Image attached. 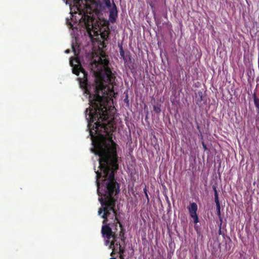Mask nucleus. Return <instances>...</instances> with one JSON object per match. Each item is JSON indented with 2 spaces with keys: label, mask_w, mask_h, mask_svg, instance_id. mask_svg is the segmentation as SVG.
Instances as JSON below:
<instances>
[{
  "label": "nucleus",
  "mask_w": 259,
  "mask_h": 259,
  "mask_svg": "<svg viewBox=\"0 0 259 259\" xmlns=\"http://www.w3.org/2000/svg\"><path fill=\"white\" fill-rule=\"evenodd\" d=\"M110 259H116V258H110Z\"/></svg>",
  "instance_id": "nucleus-14"
},
{
  "label": "nucleus",
  "mask_w": 259,
  "mask_h": 259,
  "mask_svg": "<svg viewBox=\"0 0 259 259\" xmlns=\"http://www.w3.org/2000/svg\"><path fill=\"white\" fill-rule=\"evenodd\" d=\"M145 196L146 197V198L147 199L148 202H149V196H148V193L145 194Z\"/></svg>",
  "instance_id": "nucleus-9"
},
{
  "label": "nucleus",
  "mask_w": 259,
  "mask_h": 259,
  "mask_svg": "<svg viewBox=\"0 0 259 259\" xmlns=\"http://www.w3.org/2000/svg\"><path fill=\"white\" fill-rule=\"evenodd\" d=\"M144 192L145 194H146L147 193V188H146V187H145L144 188Z\"/></svg>",
  "instance_id": "nucleus-8"
},
{
  "label": "nucleus",
  "mask_w": 259,
  "mask_h": 259,
  "mask_svg": "<svg viewBox=\"0 0 259 259\" xmlns=\"http://www.w3.org/2000/svg\"><path fill=\"white\" fill-rule=\"evenodd\" d=\"M190 215L193 219L194 223L197 224L198 223V218L197 214V205L196 203L192 202L190 203V205L188 207Z\"/></svg>",
  "instance_id": "nucleus-4"
},
{
  "label": "nucleus",
  "mask_w": 259,
  "mask_h": 259,
  "mask_svg": "<svg viewBox=\"0 0 259 259\" xmlns=\"http://www.w3.org/2000/svg\"><path fill=\"white\" fill-rule=\"evenodd\" d=\"M69 4L70 8V19H66V23L75 32L83 31L85 35L92 39L99 35L101 12L104 7L100 0H63Z\"/></svg>",
  "instance_id": "nucleus-2"
},
{
  "label": "nucleus",
  "mask_w": 259,
  "mask_h": 259,
  "mask_svg": "<svg viewBox=\"0 0 259 259\" xmlns=\"http://www.w3.org/2000/svg\"><path fill=\"white\" fill-rule=\"evenodd\" d=\"M91 152L99 156L96 183L99 201L101 207L98 214L104 219L102 233L106 245L112 249L111 253H123L124 248L115 236L119 222L116 217L114 207L118 193L117 183L114 180V172L118 168L116 144H92Z\"/></svg>",
  "instance_id": "nucleus-1"
},
{
  "label": "nucleus",
  "mask_w": 259,
  "mask_h": 259,
  "mask_svg": "<svg viewBox=\"0 0 259 259\" xmlns=\"http://www.w3.org/2000/svg\"><path fill=\"white\" fill-rule=\"evenodd\" d=\"M120 55H121V56H123V54H124V52H123V51L122 50H121V51L120 52Z\"/></svg>",
  "instance_id": "nucleus-11"
},
{
  "label": "nucleus",
  "mask_w": 259,
  "mask_h": 259,
  "mask_svg": "<svg viewBox=\"0 0 259 259\" xmlns=\"http://www.w3.org/2000/svg\"><path fill=\"white\" fill-rule=\"evenodd\" d=\"M202 145H203V147L204 149H206V145L203 143Z\"/></svg>",
  "instance_id": "nucleus-12"
},
{
  "label": "nucleus",
  "mask_w": 259,
  "mask_h": 259,
  "mask_svg": "<svg viewBox=\"0 0 259 259\" xmlns=\"http://www.w3.org/2000/svg\"><path fill=\"white\" fill-rule=\"evenodd\" d=\"M70 52V50L69 49H67L65 51V53H69Z\"/></svg>",
  "instance_id": "nucleus-10"
},
{
  "label": "nucleus",
  "mask_w": 259,
  "mask_h": 259,
  "mask_svg": "<svg viewBox=\"0 0 259 259\" xmlns=\"http://www.w3.org/2000/svg\"><path fill=\"white\" fill-rule=\"evenodd\" d=\"M214 192V200L217 206V214L220 217L221 215V211H220V202L219 200V196L217 190V189L215 187L213 188Z\"/></svg>",
  "instance_id": "nucleus-5"
},
{
  "label": "nucleus",
  "mask_w": 259,
  "mask_h": 259,
  "mask_svg": "<svg viewBox=\"0 0 259 259\" xmlns=\"http://www.w3.org/2000/svg\"><path fill=\"white\" fill-rule=\"evenodd\" d=\"M198 96L200 98V101H202L203 99V93L202 92H199L198 93Z\"/></svg>",
  "instance_id": "nucleus-7"
},
{
  "label": "nucleus",
  "mask_w": 259,
  "mask_h": 259,
  "mask_svg": "<svg viewBox=\"0 0 259 259\" xmlns=\"http://www.w3.org/2000/svg\"><path fill=\"white\" fill-rule=\"evenodd\" d=\"M254 101L256 107L259 109V99L256 98H254Z\"/></svg>",
  "instance_id": "nucleus-6"
},
{
  "label": "nucleus",
  "mask_w": 259,
  "mask_h": 259,
  "mask_svg": "<svg viewBox=\"0 0 259 259\" xmlns=\"http://www.w3.org/2000/svg\"><path fill=\"white\" fill-rule=\"evenodd\" d=\"M102 1L109 11V21L111 23H115L118 17V11L114 1L112 4L110 0H102Z\"/></svg>",
  "instance_id": "nucleus-3"
},
{
  "label": "nucleus",
  "mask_w": 259,
  "mask_h": 259,
  "mask_svg": "<svg viewBox=\"0 0 259 259\" xmlns=\"http://www.w3.org/2000/svg\"><path fill=\"white\" fill-rule=\"evenodd\" d=\"M119 227H121V225L120 224H119Z\"/></svg>",
  "instance_id": "nucleus-13"
}]
</instances>
